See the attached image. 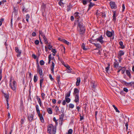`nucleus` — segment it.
I'll return each instance as SVG.
<instances>
[{
    "instance_id": "b1692460",
    "label": "nucleus",
    "mask_w": 134,
    "mask_h": 134,
    "mask_svg": "<svg viewBox=\"0 0 134 134\" xmlns=\"http://www.w3.org/2000/svg\"><path fill=\"white\" fill-rule=\"evenodd\" d=\"M40 119V120H41L42 122L43 123L44 122V120L42 115H41L40 116H38Z\"/></svg>"
},
{
    "instance_id": "8fccbe9b",
    "label": "nucleus",
    "mask_w": 134,
    "mask_h": 134,
    "mask_svg": "<svg viewBox=\"0 0 134 134\" xmlns=\"http://www.w3.org/2000/svg\"><path fill=\"white\" fill-rule=\"evenodd\" d=\"M36 111L40 110L39 109V106L38 105H36Z\"/></svg>"
},
{
    "instance_id": "a211bd4d",
    "label": "nucleus",
    "mask_w": 134,
    "mask_h": 134,
    "mask_svg": "<svg viewBox=\"0 0 134 134\" xmlns=\"http://www.w3.org/2000/svg\"><path fill=\"white\" fill-rule=\"evenodd\" d=\"M47 111L49 114H51L52 113V111L51 108H48L47 109Z\"/></svg>"
},
{
    "instance_id": "e433bc0d",
    "label": "nucleus",
    "mask_w": 134,
    "mask_h": 134,
    "mask_svg": "<svg viewBox=\"0 0 134 134\" xmlns=\"http://www.w3.org/2000/svg\"><path fill=\"white\" fill-rule=\"evenodd\" d=\"M52 55L51 54H50L48 56V59L49 61L48 62V63L49 64L50 63L51 59V56Z\"/></svg>"
},
{
    "instance_id": "20e7f679",
    "label": "nucleus",
    "mask_w": 134,
    "mask_h": 134,
    "mask_svg": "<svg viewBox=\"0 0 134 134\" xmlns=\"http://www.w3.org/2000/svg\"><path fill=\"white\" fill-rule=\"evenodd\" d=\"M114 34V32L113 31H112L111 32H110L107 31L106 32L107 35L109 37L112 36Z\"/></svg>"
},
{
    "instance_id": "052dcab7",
    "label": "nucleus",
    "mask_w": 134,
    "mask_h": 134,
    "mask_svg": "<svg viewBox=\"0 0 134 134\" xmlns=\"http://www.w3.org/2000/svg\"><path fill=\"white\" fill-rule=\"evenodd\" d=\"M66 68L67 69H68L70 70H72L71 68L69 66H67Z\"/></svg>"
},
{
    "instance_id": "423d86ee",
    "label": "nucleus",
    "mask_w": 134,
    "mask_h": 134,
    "mask_svg": "<svg viewBox=\"0 0 134 134\" xmlns=\"http://www.w3.org/2000/svg\"><path fill=\"white\" fill-rule=\"evenodd\" d=\"M103 37L102 35H101L100 37H99L96 39L97 41L101 43L102 44L103 43L104 41L103 40Z\"/></svg>"
},
{
    "instance_id": "39448f33",
    "label": "nucleus",
    "mask_w": 134,
    "mask_h": 134,
    "mask_svg": "<svg viewBox=\"0 0 134 134\" xmlns=\"http://www.w3.org/2000/svg\"><path fill=\"white\" fill-rule=\"evenodd\" d=\"M110 4L112 9H115L117 8L116 6L115 2H110Z\"/></svg>"
},
{
    "instance_id": "9b49d317",
    "label": "nucleus",
    "mask_w": 134,
    "mask_h": 134,
    "mask_svg": "<svg viewBox=\"0 0 134 134\" xmlns=\"http://www.w3.org/2000/svg\"><path fill=\"white\" fill-rule=\"evenodd\" d=\"M37 71L38 72L40 75V77L42 78V69L38 67L37 69Z\"/></svg>"
},
{
    "instance_id": "c03bdc74",
    "label": "nucleus",
    "mask_w": 134,
    "mask_h": 134,
    "mask_svg": "<svg viewBox=\"0 0 134 134\" xmlns=\"http://www.w3.org/2000/svg\"><path fill=\"white\" fill-rule=\"evenodd\" d=\"M46 4H42V5H41V8L42 9H44L46 7Z\"/></svg>"
},
{
    "instance_id": "4468645a",
    "label": "nucleus",
    "mask_w": 134,
    "mask_h": 134,
    "mask_svg": "<svg viewBox=\"0 0 134 134\" xmlns=\"http://www.w3.org/2000/svg\"><path fill=\"white\" fill-rule=\"evenodd\" d=\"M80 82V77H78L77 79V81L76 83V85L77 86L79 85Z\"/></svg>"
},
{
    "instance_id": "7c9ffc66",
    "label": "nucleus",
    "mask_w": 134,
    "mask_h": 134,
    "mask_svg": "<svg viewBox=\"0 0 134 134\" xmlns=\"http://www.w3.org/2000/svg\"><path fill=\"white\" fill-rule=\"evenodd\" d=\"M37 76L36 75H35L34 76V82H36L37 80Z\"/></svg>"
},
{
    "instance_id": "4be33fe9",
    "label": "nucleus",
    "mask_w": 134,
    "mask_h": 134,
    "mask_svg": "<svg viewBox=\"0 0 134 134\" xmlns=\"http://www.w3.org/2000/svg\"><path fill=\"white\" fill-rule=\"evenodd\" d=\"M93 44L96 46V47L98 48H101V46L99 44L94 43Z\"/></svg>"
},
{
    "instance_id": "ea45409f",
    "label": "nucleus",
    "mask_w": 134,
    "mask_h": 134,
    "mask_svg": "<svg viewBox=\"0 0 134 134\" xmlns=\"http://www.w3.org/2000/svg\"><path fill=\"white\" fill-rule=\"evenodd\" d=\"M40 63L41 65H44V61L42 60L40 61Z\"/></svg>"
},
{
    "instance_id": "2eb2a0df",
    "label": "nucleus",
    "mask_w": 134,
    "mask_h": 134,
    "mask_svg": "<svg viewBox=\"0 0 134 134\" xmlns=\"http://www.w3.org/2000/svg\"><path fill=\"white\" fill-rule=\"evenodd\" d=\"M79 14L80 15V13L78 12L75 13L74 14V16L77 19H79V18L80 17L79 15Z\"/></svg>"
},
{
    "instance_id": "4d7b16f0",
    "label": "nucleus",
    "mask_w": 134,
    "mask_h": 134,
    "mask_svg": "<svg viewBox=\"0 0 134 134\" xmlns=\"http://www.w3.org/2000/svg\"><path fill=\"white\" fill-rule=\"evenodd\" d=\"M36 111L38 114V116H40L41 115L40 114V110L37 111Z\"/></svg>"
},
{
    "instance_id": "c9c22d12",
    "label": "nucleus",
    "mask_w": 134,
    "mask_h": 134,
    "mask_svg": "<svg viewBox=\"0 0 134 134\" xmlns=\"http://www.w3.org/2000/svg\"><path fill=\"white\" fill-rule=\"evenodd\" d=\"M72 130L71 129H69L68 131V132L67 134H72Z\"/></svg>"
},
{
    "instance_id": "338daca9",
    "label": "nucleus",
    "mask_w": 134,
    "mask_h": 134,
    "mask_svg": "<svg viewBox=\"0 0 134 134\" xmlns=\"http://www.w3.org/2000/svg\"><path fill=\"white\" fill-rule=\"evenodd\" d=\"M32 35L33 36H35L36 35V34L35 32H33L32 33Z\"/></svg>"
},
{
    "instance_id": "dca6fc26",
    "label": "nucleus",
    "mask_w": 134,
    "mask_h": 134,
    "mask_svg": "<svg viewBox=\"0 0 134 134\" xmlns=\"http://www.w3.org/2000/svg\"><path fill=\"white\" fill-rule=\"evenodd\" d=\"M134 84V82H131L130 83H127L126 86H131L133 85Z\"/></svg>"
},
{
    "instance_id": "6ab92c4d",
    "label": "nucleus",
    "mask_w": 134,
    "mask_h": 134,
    "mask_svg": "<svg viewBox=\"0 0 134 134\" xmlns=\"http://www.w3.org/2000/svg\"><path fill=\"white\" fill-rule=\"evenodd\" d=\"M79 91L78 89L77 88H75L74 89V94H79Z\"/></svg>"
},
{
    "instance_id": "a878e982",
    "label": "nucleus",
    "mask_w": 134,
    "mask_h": 134,
    "mask_svg": "<svg viewBox=\"0 0 134 134\" xmlns=\"http://www.w3.org/2000/svg\"><path fill=\"white\" fill-rule=\"evenodd\" d=\"M4 96L6 99L7 102H8V99L9 98V96L8 94H4Z\"/></svg>"
},
{
    "instance_id": "aec40b11",
    "label": "nucleus",
    "mask_w": 134,
    "mask_h": 134,
    "mask_svg": "<svg viewBox=\"0 0 134 134\" xmlns=\"http://www.w3.org/2000/svg\"><path fill=\"white\" fill-rule=\"evenodd\" d=\"M94 5V3H92V2H90V4L88 6L89 10L92 7H93Z\"/></svg>"
},
{
    "instance_id": "ddd939ff",
    "label": "nucleus",
    "mask_w": 134,
    "mask_h": 134,
    "mask_svg": "<svg viewBox=\"0 0 134 134\" xmlns=\"http://www.w3.org/2000/svg\"><path fill=\"white\" fill-rule=\"evenodd\" d=\"M127 75L130 78H131V74L130 72V70H126V71Z\"/></svg>"
},
{
    "instance_id": "79ce46f5",
    "label": "nucleus",
    "mask_w": 134,
    "mask_h": 134,
    "mask_svg": "<svg viewBox=\"0 0 134 134\" xmlns=\"http://www.w3.org/2000/svg\"><path fill=\"white\" fill-rule=\"evenodd\" d=\"M63 42L64 43H65V44H66L68 45H69L70 43L69 42H68L67 41L65 40H64Z\"/></svg>"
},
{
    "instance_id": "49530a36",
    "label": "nucleus",
    "mask_w": 134,
    "mask_h": 134,
    "mask_svg": "<svg viewBox=\"0 0 134 134\" xmlns=\"http://www.w3.org/2000/svg\"><path fill=\"white\" fill-rule=\"evenodd\" d=\"M2 69L0 70V81L1 80L2 78Z\"/></svg>"
},
{
    "instance_id": "de8ad7c7",
    "label": "nucleus",
    "mask_w": 134,
    "mask_h": 134,
    "mask_svg": "<svg viewBox=\"0 0 134 134\" xmlns=\"http://www.w3.org/2000/svg\"><path fill=\"white\" fill-rule=\"evenodd\" d=\"M37 99L38 101V103H40V102H41V101L40 98L39 97H37Z\"/></svg>"
},
{
    "instance_id": "603ef678",
    "label": "nucleus",
    "mask_w": 134,
    "mask_h": 134,
    "mask_svg": "<svg viewBox=\"0 0 134 134\" xmlns=\"http://www.w3.org/2000/svg\"><path fill=\"white\" fill-rule=\"evenodd\" d=\"M64 108H62L60 112L62 113V114H64Z\"/></svg>"
},
{
    "instance_id": "393cba45",
    "label": "nucleus",
    "mask_w": 134,
    "mask_h": 134,
    "mask_svg": "<svg viewBox=\"0 0 134 134\" xmlns=\"http://www.w3.org/2000/svg\"><path fill=\"white\" fill-rule=\"evenodd\" d=\"M124 52L123 51L121 50L119 52V55L120 57L124 55Z\"/></svg>"
},
{
    "instance_id": "69168bd1",
    "label": "nucleus",
    "mask_w": 134,
    "mask_h": 134,
    "mask_svg": "<svg viewBox=\"0 0 134 134\" xmlns=\"http://www.w3.org/2000/svg\"><path fill=\"white\" fill-rule=\"evenodd\" d=\"M119 45L121 46L123 45V43L122 41H120L119 42Z\"/></svg>"
},
{
    "instance_id": "e2e57ef3",
    "label": "nucleus",
    "mask_w": 134,
    "mask_h": 134,
    "mask_svg": "<svg viewBox=\"0 0 134 134\" xmlns=\"http://www.w3.org/2000/svg\"><path fill=\"white\" fill-rule=\"evenodd\" d=\"M25 8L24 6L22 7V10L23 12H26Z\"/></svg>"
},
{
    "instance_id": "09e8293b",
    "label": "nucleus",
    "mask_w": 134,
    "mask_h": 134,
    "mask_svg": "<svg viewBox=\"0 0 134 134\" xmlns=\"http://www.w3.org/2000/svg\"><path fill=\"white\" fill-rule=\"evenodd\" d=\"M49 78L51 81H53L54 80L52 78L51 74H50L49 75Z\"/></svg>"
},
{
    "instance_id": "f704fd0d",
    "label": "nucleus",
    "mask_w": 134,
    "mask_h": 134,
    "mask_svg": "<svg viewBox=\"0 0 134 134\" xmlns=\"http://www.w3.org/2000/svg\"><path fill=\"white\" fill-rule=\"evenodd\" d=\"M60 116V118L59 119L60 120H63L64 116V114H62L60 115L59 116Z\"/></svg>"
},
{
    "instance_id": "5701e85b",
    "label": "nucleus",
    "mask_w": 134,
    "mask_h": 134,
    "mask_svg": "<svg viewBox=\"0 0 134 134\" xmlns=\"http://www.w3.org/2000/svg\"><path fill=\"white\" fill-rule=\"evenodd\" d=\"M126 68L125 67H122L121 69V72L122 74H124L125 72L126 69Z\"/></svg>"
},
{
    "instance_id": "412c9836",
    "label": "nucleus",
    "mask_w": 134,
    "mask_h": 134,
    "mask_svg": "<svg viewBox=\"0 0 134 134\" xmlns=\"http://www.w3.org/2000/svg\"><path fill=\"white\" fill-rule=\"evenodd\" d=\"M116 13L115 12H113V20L114 21H115L116 20Z\"/></svg>"
},
{
    "instance_id": "9d476101",
    "label": "nucleus",
    "mask_w": 134,
    "mask_h": 134,
    "mask_svg": "<svg viewBox=\"0 0 134 134\" xmlns=\"http://www.w3.org/2000/svg\"><path fill=\"white\" fill-rule=\"evenodd\" d=\"M119 63L117 62V61L116 60L115 61V62L114 63V67L115 68L117 69V68L119 66Z\"/></svg>"
},
{
    "instance_id": "4c0bfd02",
    "label": "nucleus",
    "mask_w": 134,
    "mask_h": 134,
    "mask_svg": "<svg viewBox=\"0 0 134 134\" xmlns=\"http://www.w3.org/2000/svg\"><path fill=\"white\" fill-rule=\"evenodd\" d=\"M108 66L105 68V71L106 72H107L108 71L109 68V66H110V65L109 64H108Z\"/></svg>"
},
{
    "instance_id": "0eeeda50",
    "label": "nucleus",
    "mask_w": 134,
    "mask_h": 134,
    "mask_svg": "<svg viewBox=\"0 0 134 134\" xmlns=\"http://www.w3.org/2000/svg\"><path fill=\"white\" fill-rule=\"evenodd\" d=\"M15 51L17 53H18V54H17V56L18 57H19L20 56V55L21 54V51H19V48L17 47H15Z\"/></svg>"
},
{
    "instance_id": "f8f14e48",
    "label": "nucleus",
    "mask_w": 134,
    "mask_h": 134,
    "mask_svg": "<svg viewBox=\"0 0 134 134\" xmlns=\"http://www.w3.org/2000/svg\"><path fill=\"white\" fill-rule=\"evenodd\" d=\"M54 64L53 62H52L51 70L52 71V73L54 74Z\"/></svg>"
},
{
    "instance_id": "37998d69",
    "label": "nucleus",
    "mask_w": 134,
    "mask_h": 134,
    "mask_svg": "<svg viewBox=\"0 0 134 134\" xmlns=\"http://www.w3.org/2000/svg\"><path fill=\"white\" fill-rule=\"evenodd\" d=\"M34 43L36 45H38L39 43V42L38 40H36L34 42Z\"/></svg>"
},
{
    "instance_id": "c756f323",
    "label": "nucleus",
    "mask_w": 134,
    "mask_h": 134,
    "mask_svg": "<svg viewBox=\"0 0 134 134\" xmlns=\"http://www.w3.org/2000/svg\"><path fill=\"white\" fill-rule=\"evenodd\" d=\"M39 34H40L43 37L45 36L43 34V33L42 32L41 30L39 31Z\"/></svg>"
},
{
    "instance_id": "680f3d73",
    "label": "nucleus",
    "mask_w": 134,
    "mask_h": 134,
    "mask_svg": "<svg viewBox=\"0 0 134 134\" xmlns=\"http://www.w3.org/2000/svg\"><path fill=\"white\" fill-rule=\"evenodd\" d=\"M52 51L53 53H55L56 52V51L55 49H53L52 50Z\"/></svg>"
},
{
    "instance_id": "f257e3e1",
    "label": "nucleus",
    "mask_w": 134,
    "mask_h": 134,
    "mask_svg": "<svg viewBox=\"0 0 134 134\" xmlns=\"http://www.w3.org/2000/svg\"><path fill=\"white\" fill-rule=\"evenodd\" d=\"M77 29L79 32V34L82 37L85 33V28L83 26L82 22L80 21L77 24Z\"/></svg>"
},
{
    "instance_id": "6e6d98bb",
    "label": "nucleus",
    "mask_w": 134,
    "mask_h": 134,
    "mask_svg": "<svg viewBox=\"0 0 134 134\" xmlns=\"http://www.w3.org/2000/svg\"><path fill=\"white\" fill-rule=\"evenodd\" d=\"M66 101L65 100H64L62 102V104L63 105H65L66 104Z\"/></svg>"
},
{
    "instance_id": "7ed1b4c3",
    "label": "nucleus",
    "mask_w": 134,
    "mask_h": 134,
    "mask_svg": "<svg viewBox=\"0 0 134 134\" xmlns=\"http://www.w3.org/2000/svg\"><path fill=\"white\" fill-rule=\"evenodd\" d=\"M9 85L11 89L13 90H15L16 89V82L14 80L12 81V80H10Z\"/></svg>"
},
{
    "instance_id": "f3484780",
    "label": "nucleus",
    "mask_w": 134,
    "mask_h": 134,
    "mask_svg": "<svg viewBox=\"0 0 134 134\" xmlns=\"http://www.w3.org/2000/svg\"><path fill=\"white\" fill-rule=\"evenodd\" d=\"M28 118L29 121H31L33 119V116L32 114H31L28 116Z\"/></svg>"
},
{
    "instance_id": "2f4dec72",
    "label": "nucleus",
    "mask_w": 134,
    "mask_h": 134,
    "mask_svg": "<svg viewBox=\"0 0 134 134\" xmlns=\"http://www.w3.org/2000/svg\"><path fill=\"white\" fill-rule=\"evenodd\" d=\"M82 48L84 50H87V49L85 48V44L84 43H82L81 46Z\"/></svg>"
},
{
    "instance_id": "c85d7f7f",
    "label": "nucleus",
    "mask_w": 134,
    "mask_h": 134,
    "mask_svg": "<svg viewBox=\"0 0 134 134\" xmlns=\"http://www.w3.org/2000/svg\"><path fill=\"white\" fill-rule=\"evenodd\" d=\"M43 80V79H41L40 80V88H41L42 86V84Z\"/></svg>"
},
{
    "instance_id": "a18cd8bd",
    "label": "nucleus",
    "mask_w": 134,
    "mask_h": 134,
    "mask_svg": "<svg viewBox=\"0 0 134 134\" xmlns=\"http://www.w3.org/2000/svg\"><path fill=\"white\" fill-rule=\"evenodd\" d=\"M41 95L42 97V98L43 100H44L45 99V94L44 93H42L41 94Z\"/></svg>"
},
{
    "instance_id": "a19ab883",
    "label": "nucleus",
    "mask_w": 134,
    "mask_h": 134,
    "mask_svg": "<svg viewBox=\"0 0 134 134\" xmlns=\"http://www.w3.org/2000/svg\"><path fill=\"white\" fill-rule=\"evenodd\" d=\"M120 82L122 84H124L125 85H126L127 83V82L125 81H124L123 80H121L120 81Z\"/></svg>"
},
{
    "instance_id": "1a4fd4ad",
    "label": "nucleus",
    "mask_w": 134,
    "mask_h": 134,
    "mask_svg": "<svg viewBox=\"0 0 134 134\" xmlns=\"http://www.w3.org/2000/svg\"><path fill=\"white\" fill-rule=\"evenodd\" d=\"M79 94H75V99L74 100L76 103L79 102Z\"/></svg>"
},
{
    "instance_id": "58836bf2",
    "label": "nucleus",
    "mask_w": 134,
    "mask_h": 134,
    "mask_svg": "<svg viewBox=\"0 0 134 134\" xmlns=\"http://www.w3.org/2000/svg\"><path fill=\"white\" fill-rule=\"evenodd\" d=\"M69 108H73L74 107V105L73 104L70 103L69 104Z\"/></svg>"
},
{
    "instance_id": "f03ea898",
    "label": "nucleus",
    "mask_w": 134,
    "mask_h": 134,
    "mask_svg": "<svg viewBox=\"0 0 134 134\" xmlns=\"http://www.w3.org/2000/svg\"><path fill=\"white\" fill-rule=\"evenodd\" d=\"M48 132L50 134H52L51 131L52 132L53 134H55L56 131V128L54 127L53 125H49L48 127Z\"/></svg>"
},
{
    "instance_id": "864d4df0",
    "label": "nucleus",
    "mask_w": 134,
    "mask_h": 134,
    "mask_svg": "<svg viewBox=\"0 0 134 134\" xmlns=\"http://www.w3.org/2000/svg\"><path fill=\"white\" fill-rule=\"evenodd\" d=\"M124 91L126 92H128V90L126 88H124L123 89Z\"/></svg>"
},
{
    "instance_id": "6e6552de",
    "label": "nucleus",
    "mask_w": 134,
    "mask_h": 134,
    "mask_svg": "<svg viewBox=\"0 0 134 134\" xmlns=\"http://www.w3.org/2000/svg\"><path fill=\"white\" fill-rule=\"evenodd\" d=\"M91 86L93 88L92 90L94 91H95V89L96 87V84L93 82H91Z\"/></svg>"
},
{
    "instance_id": "473e14b6",
    "label": "nucleus",
    "mask_w": 134,
    "mask_h": 134,
    "mask_svg": "<svg viewBox=\"0 0 134 134\" xmlns=\"http://www.w3.org/2000/svg\"><path fill=\"white\" fill-rule=\"evenodd\" d=\"M113 108H114L115 109V110L116 112H118V113L120 112L119 111L118 109L116 108V107L114 105H113Z\"/></svg>"
},
{
    "instance_id": "bf43d9fd",
    "label": "nucleus",
    "mask_w": 134,
    "mask_h": 134,
    "mask_svg": "<svg viewBox=\"0 0 134 134\" xmlns=\"http://www.w3.org/2000/svg\"><path fill=\"white\" fill-rule=\"evenodd\" d=\"M122 11H124L125 9L124 4H122Z\"/></svg>"
},
{
    "instance_id": "774afa93",
    "label": "nucleus",
    "mask_w": 134,
    "mask_h": 134,
    "mask_svg": "<svg viewBox=\"0 0 134 134\" xmlns=\"http://www.w3.org/2000/svg\"><path fill=\"white\" fill-rule=\"evenodd\" d=\"M29 18H30L29 15L28 14H27L26 15V18L29 19Z\"/></svg>"
},
{
    "instance_id": "cd10ccee",
    "label": "nucleus",
    "mask_w": 134,
    "mask_h": 134,
    "mask_svg": "<svg viewBox=\"0 0 134 134\" xmlns=\"http://www.w3.org/2000/svg\"><path fill=\"white\" fill-rule=\"evenodd\" d=\"M48 48L49 50H51L52 49V46L51 45V44L50 42H49L48 43Z\"/></svg>"
},
{
    "instance_id": "5fc2aeb1",
    "label": "nucleus",
    "mask_w": 134,
    "mask_h": 134,
    "mask_svg": "<svg viewBox=\"0 0 134 134\" xmlns=\"http://www.w3.org/2000/svg\"><path fill=\"white\" fill-rule=\"evenodd\" d=\"M32 57L34 58V59H36V56L35 54H33L32 55Z\"/></svg>"
},
{
    "instance_id": "72a5a7b5",
    "label": "nucleus",
    "mask_w": 134,
    "mask_h": 134,
    "mask_svg": "<svg viewBox=\"0 0 134 134\" xmlns=\"http://www.w3.org/2000/svg\"><path fill=\"white\" fill-rule=\"evenodd\" d=\"M65 100L66 102L69 103L70 101V99L68 98H65Z\"/></svg>"
},
{
    "instance_id": "13d9d810",
    "label": "nucleus",
    "mask_w": 134,
    "mask_h": 134,
    "mask_svg": "<svg viewBox=\"0 0 134 134\" xmlns=\"http://www.w3.org/2000/svg\"><path fill=\"white\" fill-rule=\"evenodd\" d=\"M56 100L55 99H52V102L53 104H55L56 102Z\"/></svg>"
},
{
    "instance_id": "3c124183",
    "label": "nucleus",
    "mask_w": 134,
    "mask_h": 134,
    "mask_svg": "<svg viewBox=\"0 0 134 134\" xmlns=\"http://www.w3.org/2000/svg\"><path fill=\"white\" fill-rule=\"evenodd\" d=\"M59 107H57V106H56L55 108V110L56 112H58L59 111Z\"/></svg>"
},
{
    "instance_id": "0e129e2a",
    "label": "nucleus",
    "mask_w": 134,
    "mask_h": 134,
    "mask_svg": "<svg viewBox=\"0 0 134 134\" xmlns=\"http://www.w3.org/2000/svg\"><path fill=\"white\" fill-rule=\"evenodd\" d=\"M43 39L44 42L45 41H46L47 40V38L46 37H45V36H44L43 37Z\"/></svg>"
},
{
    "instance_id": "bb28decb",
    "label": "nucleus",
    "mask_w": 134,
    "mask_h": 134,
    "mask_svg": "<svg viewBox=\"0 0 134 134\" xmlns=\"http://www.w3.org/2000/svg\"><path fill=\"white\" fill-rule=\"evenodd\" d=\"M70 93L71 91H70L68 93L66 94L65 98H68V97H69L70 96Z\"/></svg>"
}]
</instances>
